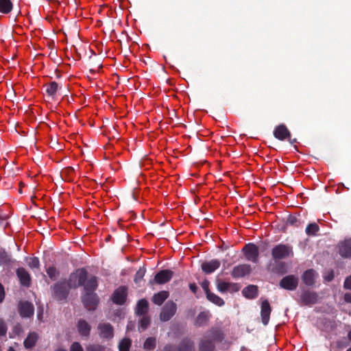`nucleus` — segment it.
Instances as JSON below:
<instances>
[{"mask_svg": "<svg viewBox=\"0 0 351 351\" xmlns=\"http://www.w3.org/2000/svg\"><path fill=\"white\" fill-rule=\"evenodd\" d=\"M299 283V278L291 274L283 277L279 282V287L287 291H295Z\"/></svg>", "mask_w": 351, "mask_h": 351, "instance_id": "1a4fd4ad", "label": "nucleus"}, {"mask_svg": "<svg viewBox=\"0 0 351 351\" xmlns=\"http://www.w3.org/2000/svg\"><path fill=\"white\" fill-rule=\"evenodd\" d=\"M344 288L351 290V275L346 278L344 281Z\"/></svg>", "mask_w": 351, "mask_h": 351, "instance_id": "a18cd8bd", "label": "nucleus"}, {"mask_svg": "<svg viewBox=\"0 0 351 351\" xmlns=\"http://www.w3.org/2000/svg\"><path fill=\"white\" fill-rule=\"evenodd\" d=\"M38 340V335L36 332L29 333L23 342L26 349H32L36 345Z\"/></svg>", "mask_w": 351, "mask_h": 351, "instance_id": "a878e982", "label": "nucleus"}, {"mask_svg": "<svg viewBox=\"0 0 351 351\" xmlns=\"http://www.w3.org/2000/svg\"><path fill=\"white\" fill-rule=\"evenodd\" d=\"M12 3L10 0H0V12L8 14L12 10Z\"/></svg>", "mask_w": 351, "mask_h": 351, "instance_id": "c756f323", "label": "nucleus"}, {"mask_svg": "<svg viewBox=\"0 0 351 351\" xmlns=\"http://www.w3.org/2000/svg\"><path fill=\"white\" fill-rule=\"evenodd\" d=\"M189 289L193 293H195L198 288L195 283H191L189 284Z\"/></svg>", "mask_w": 351, "mask_h": 351, "instance_id": "de8ad7c7", "label": "nucleus"}, {"mask_svg": "<svg viewBox=\"0 0 351 351\" xmlns=\"http://www.w3.org/2000/svg\"><path fill=\"white\" fill-rule=\"evenodd\" d=\"M317 275L315 270L308 269L302 275V282L308 287H313L315 282V277Z\"/></svg>", "mask_w": 351, "mask_h": 351, "instance_id": "6ab92c4d", "label": "nucleus"}, {"mask_svg": "<svg viewBox=\"0 0 351 351\" xmlns=\"http://www.w3.org/2000/svg\"><path fill=\"white\" fill-rule=\"evenodd\" d=\"M98 285V278H91L85 287L84 293L81 296L84 306L89 311H94L99 305V298L95 293Z\"/></svg>", "mask_w": 351, "mask_h": 351, "instance_id": "f257e3e1", "label": "nucleus"}, {"mask_svg": "<svg viewBox=\"0 0 351 351\" xmlns=\"http://www.w3.org/2000/svg\"><path fill=\"white\" fill-rule=\"evenodd\" d=\"M91 278H97V276L90 274L88 271L82 267L75 269L71 272L68 278L67 283L72 289H76L80 287H83L85 289L86 285Z\"/></svg>", "mask_w": 351, "mask_h": 351, "instance_id": "7ed1b4c3", "label": "nucleus"}, {"mask_svg": "<svg viewBox=\"0 0 351 351\" xmlns=\"http://www.w3.org/2000/svg\"><path fill=\"white\" fill-rule=\"evenodd\" d=\"M348 339L351 341V330L349 331V332L348 334Z\"/></svg>", "mask_w": 351, "mask_h": 351, "instance_id": "6e6d98bb", "label": "nucleus"}, {"mask_svg": "<svg viewBox=\"0 0 351 351\" xmlns=\"http://www.w3.org/2000/svg\"><path fill=\"white\" fill-rule=\"evenodd\" d=\"M218 291L221 293H225L228 290V282L220 281L217 285Z\"/></svg>", "mask_w": 351, "mask_h": 351, "instance_id": "ea45409f", "label": "nucleus"}, {"mask_svg": "<svg viewBox=\"0 0 351 351\" xmlns=\"http://www.w3.org/2000/svg\"><path fill=\"white\" fill-rule=\"evenodd\" d=\"M346 351H351V347L348 348Z\"/></svg>", "mask_w": 351, "mask_h": 351, "instance_id": "052dcab7", "label": "nucleus"}, {"mask_svg": "<svg viewBox=\"0 0 351 351\" xmlns=\"http://www.w3.org/2000/svg\"><path fill=\"white\" fill-rule=\"evenodd\" d=\"M202 286L206 293V295H207V293L210 292V291L208 289V282H203Z\"/></svg>", "mask_w": 351, "mask_h": 351, "instance_id": "09e8293b", "label": "nucleus"}, {"mask_svg": "<svg viewBox=\"0 0 351 351\" xmlns=\"http://www.w3.org/2000/svg\"><path fill=\"white\" fill-rule=\"evenodd\" d=\"M13 262L11 256L5 250L0 247V265H10Z\"/></svg>", "mask_w": 351, "mask_h": 351, "instance_id": "cd10ccee", "label": "nucleus"}, {"mask_svg": "<svg viewBox=\"0 0 351 351\" xmlns=\"http://www.w3.org/2000/svg\"><path fill=\"white\" fill-rule=\"evenodd\" d=\"M274 136L280 141H285L291 137V132L285 124H280L275 128Z\"/></svg>", "mask_w": 351, "mask_h": 351, "instance_id": "a211bd4d", "label": "nucleus"}, {"mask_svg": "<svg viewBox=\"0 0 351 351\" xmlns=\"http://www.w3.org/2000/svg\"><path fill=\"white\" fill-rule=\"evenodd\" d=\"M176 304L171 300H169L162 308L161 312L160 313V319L162 322H167L170 320L171 317L176 314Z\"/></svg>", "mask_w": 351, "mask_h": 351, "instance_id": "6e6552de", "label": "nucleus"}, {"mask_svg": "<svg viewBox=\"0 0 351 351\" xmlns=\"http://www.w3.org/2000/svg\"><path fill=\"white\" fill-rule=\"evenodd\" d=\"M278 266H280V267H283L285 266V264L283 263L280 262L278 263Z\"/></svg>", "mask_w": 351, "mask_h": 351, "instance_id": "4d7b16f0", "label": "nucleus"}, {"mask_svg": "<svg viewBox=\"0 0 351 351\" xmlns=\"http://www.w3.org/2000/svg\"><path fill=\"white\" fill-rule=\"evenodd\" d=\"M128 298V287L120 286L116 289L111 295L112 302L117 305H123Z\"/></svg>", "mask_w": 351, "mask_h": 351, "instance_id": "9d476101", "label": "nucleus"}, {"mask_svg": "<svg viewBox=\"0 0 351 351\" xmlns=\"http://www.w3.org/2000/svg\"><path fill=\"white\" fill-rule=\"evenodd\" d=\"M77 328L80 335L86 337L90 335L91 327L86 320L80 319L77 322Z\"/></svg>", "mask_w": 351, "mask_h": 351, "instance_id": "5701e85b", "label": "nucleus"}, {"mask_svg": "<svg viewBox=\"0 0 351 351\" xmlns=\"http://www.w3.org/2000/svg\"><path fill=\"white\" fill-rule=\"evenodd\" d=\"M243 295L249 300H253L257 298L258 295V289L256 285H250L242 290Z\"/></svg>", "mask_w": 351, "mask_h": 351, "instance_id": "4be33fe9", "label": "nucleus"}, {"mask_svg": "<svg viewBox=\"0 0 351 351\" xmlns=\"http://www.w3.org/2000/svg\"><path fill=\"white\" fill-rule=\"evenodd\" d=\"M206 298L211 302L212 303L219 306H222L224 304L223 300L219 296L217 295L214 293L208 292L206 295Z\"/></svg>", "mask_w": 351, "mask_h": 351, "instance_id": "7c9ffc66", "label": "nucleus"}, {"mask_svg": "<svg viewBox=\"0 0 351 351\" xmlns=\"http://www.w3.org/2000/svg\"><path fill=\"white\" fill-rule=\"evenodd\" d=\"M45 87V91L47 95L54 97L58 90L59 85L56 82L53 81L50 82L49 84H46Z\"/></svg>", "mask_w": 351, "mask_h": 351, "instance_id": "c85d7f7f", "label": "nucleus"}, {"mask_svg": "<svg viewBox=\"0 0 351 351\" xmlns=\"http://www.w3.org/2000/svg\"><path fill=\"white\" fill-rule=\"evenodd\" d=\"M7 332V326L5 322L0 319V336L5 335Z\"/></svg>", "mask_w": 351, "mask_h": 351, "instance_id": "c03bdc74", "label": "nucleus"}, {"mask_svg": "<svg viewBox=\"0 0 351 351\" xmlns=\"http://www.w3.org/2000/svg\"><path fill=\"white\" fill-rule=\"evenodd\" d=\"M65 172H66L69 175H71L74 173V169L71 167H69L65 169Z\"/></svg>", "mask_w": 351, "mask_h": 351, "instance_id": "603ef678", "label": "nucleus"}, {"mask_svg": "<svg viewBox=\"0 0 351 351\" xmlns=\"http://www.w3.org/2000/svg\"><path fill=\"white\" fill-rule=\"evenodd\" d=\"M338 252L343 258H351V238L346 239L339 243Z\"/></svg>", "mask_w": 351, "mask_h": 351, "instance_id": "4468645a", "label": "nucleus"}, {"mask_svg": "<svg viewBox=\"0 0 351 351\" xmlns=\"http://www.w3.org/2000/svg\"><path fill=\"white\" fill-rule=\"evenodd\" d=\"M241 287L239 284L237 283H234V282H228V291H230V292H237L239 291Z\"/></svg>", "mask_w": 351, "mask_h": 351, "instance_id": "79ce46f5", "label": "nucleus"}, {"mask_svg": "<svg viewBox=\"0 0 351 351\" xmlns=\"http://www.w3.org/2000/svg\"><path fill=\"white\" fill-rule=\"evenodd\" d=\"M28 265L29 267L32 269H38L40 267V261L38 258L33 257L30 258V261L28 263Z\"/></svg>", "mask_w": 351, "mask_h": 351, "instance_id": "a19ab883", "label": "nucleus"}, {"mask_svg": "<svg viewBox=\"0 0 351 351\" xmlns=\"http://www.w3.org/2000/svg\"><path fill=\"white\" fill-rule=\"evenodd\" d=\"M98 329L102 338L112 339L114 336V328L110 323L99 324Z\"/></svg>", "mask_w": 351, "mask_h": 351, "instance_id": "aec40b11", "label": "nucleus"}, {"mask_svg": "<svg viewBox=\"0 0 351 351\" xmlns=\"http://www.w3.org/2000/svg\"><path fill=\"white\" fill-rule=\"evenodd\" d=\"M319 295L318 294L310 290H303L300 295V302L302 305H312L315 304L318 302Z\"/></svg>", "mask_w": 351, "mask_h": 351, "instance_id": "9b49d317", "label": "nucleus"}, {"mask_svg": "<svg viewBox=\"0 0 351 351\" xmlns=\"http://www.w3.org/2000/svg\"><path fill=\"white\" fill-rule=\"evenodd\" d=\"M225 338L223 331L219 328H210L198 341L199 351H215V343L222 342Z\"/></svg>", "mask_w": 351, "mask_h": 351, "instance_id": "f03ea898", "label": "nucleus"}, {"mask_svg": "<svg viewBox=\"0 0 351 351\" xmlns=\"http://www.w3.org/2000/svg\"><path fill=\"white\" fill-rule=\"evenodd\" d=\"M221 265V263L217 259H212L209 261H205L202 263L201 268L204 273L210 274L217 270Z\"/></svg>", "mask_w": 351, "mask_h": 351, "instance_id": "f3484780", "label": "nucleus"}, {"mask_svg": "<svg viewBox=\"0 0 351 351\" xmlns=\"http://www.w3.org/2000/svg\"><path fill=\"white\" fill-rule=\"evenodd\" d=\"M344 300L347 303H351V293H346L344 295Z\"/></svg>", "mask_w": 351, "mask_h": 351, "instance_id": "8fccbe9b", "label": "nucleus"}, {"mask_svg": "<svg viewBox=\"0 0 351 351\" xmlns=\"http://www.w3.org/2000/svg\"><path fill=\"white\" fill-rule=\"evenodd\" d=\"M4 298H5L4 287L1 285V283H0V303H1L3 302V300H4Z\"/></svg>", "mask_w": 351, "mask_h": 351, "instance_id": "49530a36", "label": "nucleus"}, {"mask_svg": "<svg viewBox=\"0 0 351 351\" xmlns=\"http://www.w3.org/2000/svg\"><path fill=\"white\" fill-rule=\"evenodd\" d=\"M173 351H195V342L191 337H184L174 346Z\"/></svg>", "mask_w": 351, "mask_h": 351, "instance_id": "f8f14e48", "label": "nucleus"}, {"mask_svg": "<svg viewBox=\"0 0 351 351\" xmlns=\"http://www.w3.org/2000/svg\"><path fill=\"white\" fill-rule=\"evenodd\" d=\"M146 273V269L145 267H140L139 269L136 271L134 281L136 284H138L141 282V280L143 278L145 274Z\"/></svg>", "mask_w": 351, "mask_h": 351, "instance_id": "e433bc0d", "label": "nucleus"}, {"mask_svg": "<svg viewBox=\"0 0 351 351\" xmlns=\"http://www.w3.org/2000/svg\"><path fill=\"white\" fill-rule=\"evenodd\" d=\"M139 321V326L143 330H145L150 324V318L145 315Z\"/></svg>", "mask_w": 351, "mask_h": 351, "instance_id": "4c0bfd02", "label": "nucleus"}, {"mask_svg": "<svg viewBox=\"0 0 351 351\" xmlns=\"http://www.w3.org/2000/svg\"><path fill=\"white\" fill-rule=\"evenodd\" d=\"M287 223L292 226L300 227L302 223L298 219L297 216L289 215L287 219Z\"/></svg>", "mask_w": 351, "mask_h": 351, "instance_id": "c9c22d12", "label": "nucleus"}, {"mask_svg": "<svg viewBox=\"0 0 351 351\" xmlns=\"http://www.w3.org/2000/svg\"><path fill=\"white\" fill-rule=\"evenodd\" d=\"M55 351H66V350L62 349V348H59V349L56 350Z\"/></svg>", "mask_w": 351, "mask_h": 351, "instance_id": "13d9d810", "label": "nucleus"}, {"mask_svg": "<svg viewBox=\"0 0 351 351\" xmlns=\"http://www.w3.org/2000/svg\"><path fill=\"white\" fill-rule=\"evenodd\" d=\"M51 298L58 302H66L70 290L72 289L66 280H59L50 287Z\"/></svg>", "mask_w": 351, "mask_h": 351, "instance_id": "20e7f679", "label": "nucleus"}, {"mask_svg": "<svg viewBox=\"0 0 351 351\" xmlns=\"http://www.w3.org/2000/svg\"><path fill=\"white\" fill-rule=\"evenodd\" d=\"M132 346V340L130 338H123L119 343V351H130Z\"/></svg>", "mask_w": 351, "mask_h": 351, "instance_id": "2f4dec72", "label": "nucleus"}, {"mask_svg": "<svg viewBox=\"0 0 351 351\" xmlns=\"http://www.w3.org/2000/svg\"><path fill=\"white\" fill-rule=\"evenodd\" d=\"M149 310V304L145 299L138 301L136 308V314L138 316L146 315Z\"/></svg>", "mask_w": 351, "mask_h": 351, "instance_id": "393cba45", "label": "nucleus"}, {"mask_svg": "<svg viewBox=\"0 0 351 351\" xmlns=\"http://www.w3.org/2000/svg\"><path fill=\"white\" fill-rule=\"evenodd\" d=\"M16 275L22 285L29 287L31 282L29 274L23 267H19L16 271Z\"/></svg>", "mask_w": 351, "mask_h": 351, "instance_id": "412c9836", "label": "nucleus"}, {"mask_svg": "<svg viewBox=\"0 0 351 351\" xmlns=\"http://www.w3.org/2000/svg\"><path fill=\"white\" fill-rule=\"evenodd\" d=\"M8 351H16L13 347H10Z\"/></svg>", "mask_w": 351, "mask_h": 351, "instance_id": "bf43d9fd", "label": "nucleus"}, {"mask_svg": "<svg viewBox=\"0 0 351 351\" xmlns=\"http://www.w3.org/2000/svg\"><path fill=\"white\" fill-rule=\"evenodd\" d=\"M271 307L267 300H264L261 302V322L264 326H267L269 322Z\"/></svg>", "mask_w": 351, "mask_h": 351, "instance_id": "2eb2a0df", "label": "nucleus"}, {"mask_svg": "<svg viewBox=\"0 0 351 351\" xmlns=\"http://www.w3.org/2000/svg\"><path fill=\"white\" fill-rule=\"evenodd\" d=\"M287 139L290 142L291 144H294V143H297V139L296 138L291 139V137H289Z\"/></svg>", "mask_w": 351, "mask_h": 351, "instance_id": "5fc2aeb1", "label": "nucleus"}, {"mask_svg": "<svg viewBox=\"0 0 351 351\" xmlns=\"http://www.w3.org/2000/svg\"><path fill=\"white\" fill-rule=\"evenodd\" d=\"M156 346V340L154 337H148L143 343V348L146 351H153Z\"/></svg>", "mask_w": 351, "mask_h": 351, "instance_id": "473e14b6", "label": "nucleus"}, {"mask_svg": "<svg viewBox=\"0 0 351 351\" xmlns=\"http://www.w3.org/2000/svg\"><path fill=\"white\" fill-rule=\"evenodd\" d=\"M334 278V274H333V271H331V273L326 277V280L327 281H331Z\"/></svg>", "mask_w": 351, "mask_h": 351, "instance_id": "864d4df0", "label": "nucleus"}, {"mask_svg": "<svg viewBox=\"0 0 351 351\" xmlns=\"http://www.w3.org/2000/svg\"><path fill=\"white\" fill-rule=\"evenodd\" d=\"M19 312L22 317H30L34 315V305L27 301L21 302L19 304Z\"/></svg>", "mask_w": 351, "mask_h": 351, "instance_id": "dca6fc26", "label": "nucleus"}, {"mask_svg": "<svg viewBox=\"0 0 351 351\" xmlns=\"http://www.w3.org/2000/svg\"><path fill=\"white\" fill-rule=\"evenodd\" d=\"M210 317V314L208 311L200 312L197 316L195 325L197 327H202L206 326Z\"/></svg>", "mask_w": 351, "mask_h": 351, "instance_id": "b1692460", "label": "nucleus"}, {"mask_svg": "<svg viewBox=\"0 0 351 351\" xmlns=\"http://www.w3.org/2000/svg\"><path fill=\"white\" fill-rule=\"evenodd\" d=\"M319 230V226L316 223H311L306 226L305 232L308 236H315Z\"/></svg>", "mask_w": 351, "mask_h": 351, "instance_id": "72a5a7b5", "label": "nucleus"}, {"mask_svg": "<svg viewBox=\"0 0 351 351\" xmlns=\"http://www.w3.org/2000/svg\"><path fill=\"white\" fill-rule=\"evenodd\" d=\"M169 292L166 291H161L155 293L152 298V302L158 306H160L169 297Z\"/></svg>", "mask_w": 351, "mask_h": 351, "instance_id": "bb28decb", "label": "nucleus"}, {"mask_svg": "<svg viewBox=\"0 0 351 351\" xmlns=\"http://www.w3.org/2000/svg\"><path fill=\"white\" fill-rule=\"evenodd\" d=\"M174 346L171 344H167L164 347V351H173Z\"/></svg>", "mask_w": 351, "mask_h": 351, "instance_id": "3c124183", "label": "nucleus"}, {"mask_svg": "<svg viewBox=\"0 0 351 351\" xmlns=\"http://www.w3.org/2000/svg\"><path fill=\"white\" fill-rule=\"evenodd\" d=\"M173 276V271L170 269H162L156 274L154 279L149 281V285H164L169 282Z\"/></svg>", "mask_w": 351, "mask_h": 351, "instance_id": "0eeeda50", "label": "nucleus"}, {"mask_svg": "<svg viewBox=\"0 0 351 351\" xmlns=\"http://www.w3.org/2000/svg\"><path fill=\"white\" fill-rule=\"evenodd\" d=\"M70 351H84V350L80 343L73 342L70 347Z\"/></svg>", "mask_w": 351, "mask_h": 351, "instance_id": "37998d69", "label": "nucleus"}, {"mask_svg": "<svg viewBox=\"0 0 351 351\" xmlns=\"http://www.w3.org/2000/svg\"><path fill=\"white\" fill-rule=\"evenodd\" d=\"M271 256L274 261L293 257L292 247L285 244H278L271 250Z\"/></svg>", "mask_w": 351, "mask_h": 351, "instance_id": "39448f33", "label": "nucleus"}, {"mask_svg": "<svg viewBox=\"0 0 351 351\" xmlns=\"http://www.w3.org/2000/svg\"><path fill=\"white\" fill-rule=\"evenodd\" d=\"M252 271V267L248 264H240L233 267L231 276L233 278H241L248 276Z\"/></svg>", "mask_w": 351, "mask_h": 351, "instance_id": "ddd939ff", "label": "nucleus"}, {"mask_svg": "<svg viewBox=\"0 0 351 351\" xmlns=\"http://www.w3.org/2000/svg\"><path fill=\"white\" fill-rule=\"evenodd\" d=\"M86 351H106V348L99 344H90L86 347Z\"/></svg>", "mask_w": 351, "mask_h": 351, "instance_id": "58836bf2", "label": "nucleus"}, {"mask_svg": "<svg viewBox=\"0 0 351 351\" xmlns=\"http://www.w3.org/2000/svg\"><path fill=\"white\" fill-rule=\"evenodd\" d=\"M46 272L52 280H56L60 276V271L54 266H50L46 269Z\"/></svg>", "mask_w": 351, "mask_h": 351, "instance_id": "f704fd0d", "label": "nucleus"}, {"mask_svg": "<svg viewBox=\"0 0 351 351\" xmlns=\"http://www.w3.org/2000/svg\"><path fill=\"white\" fill-rule=\"evenodd\" d=\"M19 193H22L21 189H19Z\"/></svg>", "mask_w": 351, "mask_h": 351, "instance_id": "680f3d73", "label": "nucleus"}, {"mask_svg": "<svg viewBox=\"0 0 351 351\" xmlns=\"http://www.w3.org/2000/svg\"><path fill=\"white\" fill-rule=\"evenodd\" d=\"M242 252L247 261H251L254 263H258L259 251L256 245L252 243L245 244L242 249Z\"/></svg>", "mask_w": 351, "mask_h": 351, "instance_id": "423d86ee", "label": "nucleus"}]
</instances>
